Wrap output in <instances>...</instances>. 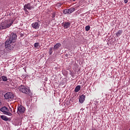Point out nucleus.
<instances>
[{
	"label": "nucleus",
	"mask_w": 130,
	"mask_h": 130,
	"mask_svg": "<svg viewBox=\"0 0 130 130\" xmlns=\"http://www.w3.org/2000/svg\"><path fill=\"white\" fill-rule=\"evenodd\" d=\"M13 23V20H9V21H3L0 23V31H2L4 29H6L7 28H9L12 25Z\"/></svg>",
	"instance_id": "obj_1"
},
{
	"label": "nucleus",
	"mask_w": 130,
	"mask_h": 130,
	"mask_svg": "<svg viewBox=\"0 0 130 130\" xmlns=\"http://www.w3.org/2000/svg\"><path fill=\"white\" fill-rule=\"evenodd\" d=\"M19 90L20 92L25 93L28 95H30L31 91L30 88H28L27 86L24 85H21L19 87Z\"/></svg>",
	"instance_id": "obj_2"
},
{
	"label": "nucleus",
	"mask_w": 130,
	"mask_h": 130,
	"mask_svg": "<svg viewBox=\"0 0 130 130\" xmlns=\"http://www.w3.org/2000/svg\"><path fill=\"white\" fill-rule=\"evenodd\" d=\"M35 7L34 5H31V3H27L24 7L23 10L25 11V12L28 13V10H32L34 9Z\"/></svg>",
	"instance_id": "obj_3"
},
{
	"label": "nucleus",
	"mask_w": 130,
	"mask_h": 130,
	"mask_svg": "<svg viewBox=\"0 0 130 130\" xmlns=\"http://www.w3.org/2000/svg\"><path fill=\"white\" fill-rule=\"evenodd\" d=\"M0 111L5 115H8L9 116H12V113L9 112L8 108H7L6 107H3L1 108Z\"/></svg>",
	"instance_id": "obj_4"
},
{
	"label": "nucleus",
	"mask_w": 130,
	"mask_h": 130,
	"mask_svg": "<svg viewBox=\"0 0 130 130\" xmlns=\"http://www.w3.org/2000/svg\"><path fill=\"white\" fill-rule=\"evenodd\" d=\"M4 97L6 100H9L10 101L13 100L14 98V95L13 93L9 92L7 93H5L4 95Z\"/></svg>",
	"instance_id": "obj_5"
},
{
	"label": "nucleus",
	"mask_w": 130,
	"mask_h": 130,
	"mask_svg": "<svg viewBox=\"0 0 130 130\" xmlns=\"http://www.w3.org/2000/svg\"><path fill=\"white\" fill-rule=\"evenodd\" d=\"M25 111V108L21 105H20L19 106H18V107H17V113L19 115L22 114L23 113H24Z\"/></svg>",
	"instance_id": "obj_6"
},
{
	"label": "nucleus",
	"mask_w": 130,
	"mask_h": 130,
	"mask_svg": "<svg viewBox=\"0 0 130 130\" xmlns=\"http://www.w3.org/2000/svg\"><path fill=\"white\" fill-rule=\"evenodd\" d=\"M41 22L40 21L35 22L34 23L31 24V26L35 29H39L40 26Z\"/></svg>",
	"instance_id": "obj_7"
},
{
	"label": "nucleus",
	"mask_w": 130,
	"mask_h": 130,
	"mask_svg": "<svg viewBox=\"0 0 130 130\" xmlns=\"http://www.w3.org/2000/svg\"><path fill=\"white\" fill-rule=\"evenodd\" d=\"M17 40V35L16 34L11 33L10 37V39L8 40L11 42H15Z\"/></svg>",
	"instance_id": "obj_8"
},
{
	"label": "nucleus",
	"mask_w": 130,
	"mask_h": 130,
	"mask_svg": "<svg viewBox=\"0 0 130 130\" xmlns=\"http://www.w3.org/2000/svg\"><path fill=\"white\" fill-rule=\"evenodd\" d=\"M15 42H12L10 40H7L6 42H5V48H8L10 47L11 46H12V44L14 43Z\"/></svg>",
	"instance_id": "obj_9"
},
{
	"label": "nucleus",
	"mask_w": 130,
	"mask_h": 130,
	"mask_svg": "<svg viewBox=\"0 0 130 130\" xmlns=\"http://www.w3.org/2000/svg\"><path fill=\"white\" fill-rule=\"evenodd\" d=\"M86 99V96L84 94H82L80 96H79V102L80 103H83V102L85 101V99Z\"/></svg>",
	"instance_id": "obj_10"
},
{
	"label": "nucleus",
	"mask_w": 130,
	"mask_h": 130,
	"mask_svg": "<svg viewBox=\"0 0 130 130\" xmlns=\"http://www.w3.org/2000/svg\"><path fill=\"white\" fill-rule=\"evenodd\" d=\"M61 46V43H58L56 45H55L53 47V50L56 51L59 49V47Z\"/></svg>",
	"instance_id": "obj_11"
},
{
	"label": "nucleus",
	"mask_w": 130,
	"mask_h": 130,
	"mask_svg": "<svg viewBox=\"0 0 130 130\" xmlns=\"http://www.w3.org/2000/svg\"><path fill=\"white\" fill-rule=\"evenodd\" d=\"M71 26V23L69 22H65L63 24V28L67 29L68 28H70Z\"/></svg>",
	"instance_id": "obj_12"
},
{
	"label": "nucleus",
	"mask_w": 130,
	"mask_h": 130,
	"mask_svg": "<svg viewBox=\"0 0 130 130\" xmlns=\"http://www.w3.org/2000/svg\"><path fill=\"white\" fill-rule=\"evenodd\" d=\"M69 12V14H71L72 13H73L75 11V9L74 8H71L67 9Z\"/></svg>",
	"instance_id": "obj_13"
},
{
	"label": "nucleus",
	"mask_w": 130,
	"mask_h": 130,
	"mask_svg": "<svg viewBox=\"0 0 130 130\" xmlns=\"http://www.w3.org/2000/svg\"><path fill=\"white\" fill-rule=\"evenodd\" d=\"M1 118L5 121H7L9 120L8 117L4 115H1Z\"/></svg>",
	"instance_id": "obj_14"
},
{
	"label": "nucleus",
	"mask_w": 130,
	"mask_h": 130,
	"mask_svg": "<svg viewBox=\"0 0 130 130\" xmlns=\"http://www.w3.org/2000/svg\"><path fill=\"white\" fill-rule=\"evenodd\" d=\"M81 89V86L80 85H78L77 86H76L75 89V92L76 93H77L80 91Z\"/></svg>",
	"instance_id": "obj_15"
},
{
	"label": "nucleus",
	"mask_w": 130,
	"mask_h": 130,
	"mask_svg": "<svg viewBox=\"0 0 130 130\" xmlns=\"http://www.w3.org/2000/svg\"><path fill=\"white\" fill-rule=\"evenodd\" d=\"M122 33H123V30H119L118 31V32H117V33L116 34V35L117 37H120V35L122 34Z\"/></svg>",
	"instance_id": "obj_16"
},
{
	"label": "nucleus",
	"mask_w": 130,
	"mask_h": 130,
	"mask_svg": "<svg viewBox=\"0 0 130 130\" xmlns=\"http://www.w3.org/2000/svg\"><path fill=\"white\" fill-rule=\"evenodd\" d=\"M2 80L4 82H6L8 80L7 77L5 76H2Z\"/></svg>",
	"instance_id": "obj_17"
},
{
	"label": "nucleus",
	"mask_w": 130,
	"mask_h": 130,
	"mask_svg": "<svg viewBox=\"0 0 130 130\" xmlns=\"http://www.w3.org/2000/svg\"><path fill=\"white\" fill-rule=\"evenodd\" d=\"M35 48L36 49H39L40 43H35L34 44Z\"/></svg>",
	"instance_id": "obj_18"
},
{
	"label": "nucleus",
	"mask_w": 130,
	"mask_h": 130,
	"mask_svg": "<svg viewBox=\"0 0 130 130\" xmlns=\"http://www.w3.org/2000/svg\"><path fill=\"white\" fill-rule=\"evenodd\" d=\"M53 53V47H51L49 50V54L51 55Z\"/></svg>",
	"instance_id": "obj_19"
},
{
	"label": "nucleus",
	"mask_w": 130,
	"mask_h": 130,
	"mask_svg": "<svg viewBox=\"0 0 130 130\" xmlns=\"http://www.w3.org/2000/svg\"><path fill=\"white\" fill-rule=\"evenodd\" d=\"M90 28V27L89 25L85 26V31H89Z\"/></svg>",
	"instance_id": "obj_20"
},
{
	"label": "nucleus",
	"mask_w": 130,
	"mask_h": 130,
	"mask_svg": "<svg viewBox=\"0 0 130 130\" xmlns=\"http://www.w3.org/2000/svg\"><path fill=\"white\" fill-rule=\"evenodd\" d=\"M63 14H69V11L68 9H66L65 10L63 11Z\"/></svg>",
	"instance_id": "obj_21"
},
{
	"label": "nucleus",
	"mask_w": 130,
	"mask_h": 130,
	"mask_svg": "<svg viewBox=\"0 0 130 130\" xmlns=\"http://www.w3.org/2000/svg\"><path fill=\"white\" fill-rule=\"evenodd\" d=\"M52 16H53V17H55V13H52Z\"/></svg>",
	"instance_id": "obj_22"
},
{
	"label": "nucleus",
	"mask_w": 130,
	"mask_h": 130,
	"mask_svg": "<svg viewBox=\"0 0 130 130\" xmlns=\"http://www.w3.org/2000/svg\"><path fill=\"white\" fill-rule=\"evenodd\" d=\"M124 3L127 4L128 3V0H124Z\"/></svg>",
	"instance_id": "obj_23"
},
{
	"label": "nucleus",
	"mask_w": 130,
	"mask_h": 130,
	"mask_svg": "<svg viewBox=\"0 0 130 130\" xmlns=\"http://www.w3.org/2000/svg\"><path fill=\"white\" fill-rule=\"evenodd\" d=\"M2 105V101H1V100L0 99V106H1Z\"/></svg>",
	"instance_id": "obj_24"
},
{
	"label": "nucleus",
	"mask_w": 130,
	"mask_h": 130,
	"mask_svg": "<svg viewBox=\"0 0 130 130\" xmlns=\"http://www.w3.org/2000/svg\"><path fill=\"white\" fill-rule=\"evenodd\" d=\"M91 130H97V129L95 128H93V129H91Z\"/></svg>",
	"instance_id": "obj_25"
},
{
	"label": "nucleus",
	"mask_w": 130,
	"mask_h": 130,
	"mask_svg": "<svg viewBox=\"0 0 130 130\" xmlns=\"http://www.w3.org/2000/svg\"><path fill=\"white\" fill-rule=\"evenodd\" d=\"M73 1H75L76 0H73Z\"/></svg>",
	"instance_id": "obj_26"
},
{
	"label": "nucleus",
	"mask_w": 130,
	"mask_h": 130,
	"mask_svg": "<svg viewBox=\"0 0 130 130\" xmlns=\"http://www.w3.org/2000/svg\"><path fill=\"white\" fill-rule=\"evenodd\" d=\"M1 77H0V80H1Z\"/></svg>",
	"instance_id": "obj_27"
},
{
	"label": "nucleus",
	"mask_w": 130,
	"mask_h": 130,
	"mask_svg": "<svg viewBox=\"0 0 130 130\" xmlns=\"http://www.w3.org/2000/svg\"><path fill=\"white\" fill-rule=\"evenodd\" d=\"M129 130H130V128L129 129Z\"/></svg>",
	"instance_id": "obj_28"
}]
</instances>
